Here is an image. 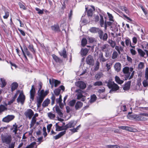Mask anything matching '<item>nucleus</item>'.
<instances>
[{"label":"nucleus","mask_w":148,"mask_h":148,"mask_svg":"<svg viewBox=\"0 0 148 148\" xmlns=\"http://www.w3.org/2000/svg\"><path fill=\"white\" fill-rule=\"evenodd\" d=\"M104 83L105 84H106V86L108 88L111 89L109 91L110 93H112L113 92H115L119 89V87L118 85L115 84L114 82L110 80L105 81Z\"/></svg>","instance_id":"obj_1"},{"label":"nucleus","mask_w":148,"mask_h":148,"mask_svg":"<svg viewBox=\"0 0 148 148\" xmlns=\"http://www.w3.org/2000/svg\"><path fill=\"white\" fill-rule=\"evenodd\" d=\"M89 31L92 33H98L100 39L104 41L106 40L108 38L107 34L106 33L103 34V31L99 28L92 27L90 29Z\"/></svg>","instance_id":"obj_2"},{"label":"nucleus","mask_w":148,"mask_h":148,"mask_svg":"<svg viewBox=\"0 0 148 148\" xmlns=\"http://www.w3.org/2000/svg\"><path fill=\"white\" fill-rule=\"evenodd\" d=\"M75 92L77 93L76 95L77 96V99L83 101L85 100V96H84L82 94L84 91L80 89H77L75 90Z\"/></svg>","instance_id":"obj_3"},{"label":"nucleus","mask_w":148,"mask_h":148,"mask_svg":"<svg viewBox=\"0 0 148 148\" xmlns=\"http://www.w3.org/2000/svg\"><path fill=\"white\" fill-rule=\"evenodd\" d=\"M1 139L3 143H5L7 144H9L10 143L12 140V137L11 135H8L7 136L2 135L1 136Z\"/></svg>","instance_id":"obj_4"},{"label":"nucleus","mask_w":148,"mask_h":148,"mask_svg":"<svg viewBox=\"0 0 148 148\" xmlns=\"http://www.w3.org/2000/svg\"><path fill=\"white\" fill-rule=\"evenodd\" d=\"M75 86L81 90L84 89L86 87V84L82 81H78L75 82Z\"/></svg>","instance_id":"obj_5"},{"label":"nucleus","mask_w":148,"mask_h":148,"mask_svg":"<svg viewBox=\"0 0 148 148\" xmlns=\"http://www.w3.org/2000/svg\"><path fill=\"white\" fill-rule=\"evenodd\" d=\"M25 100V96L22 92L20 93L17 99V101L18 103H20L23 105Z\"/></svg>","instance_id":"obj_6"},{"label":"nucleus","mask_w":148,"mask_h":148,"mask_svg":"<svg viewBox=\"0 0 148 148\" xmlns=\"http://www.w3.org/2000/svg\"><path fill=\"white\" fill-rule=\"evenodd\" d=\"M86 63L90 65L93 66L94 64V60L93 57L90 55H88L86 59Z\"/></svg>","instance_id":"obj_7"},{"label":"nucleus","mask_w":148,"mask_h":148,"mask_svg":"<svg viewBox=\"0 0 148 148\" xmlns=\"http://www.w3.org/2000/svg\"><path fill=\"white\" fill-rule=\"evenodd\" d=\"M14 118V115H9L3 118L2 120V121L4 122L8 123L13 120Z\"/></svg>","instance_id":"obj_8"},{"label":"nucleus","mask_w":148,"mask_h":148,"mask_svg":"<svg viewBox=\"0 0 148 148\" xmlns=\"http://www.w3.org/2000/svg\"><path fill=\"white\" fill-rule=\"evenodd\" d=\"M49 81L50 84L51 85L52 88L53 87L54 84V86L56 87L60 83V81L54 79H52V80L49 79Z\"/></svg>","instance_id":"obj_9"},{"label":"nucleus","mask_w":148,"mask_h":148,"mask_svg":"<svg viewBox=\"0 0 148 148\" xmlns=\"http://www.w3.org/2000/svg\"><path fill=\"white\" fill-rule=\"evenodd\" d=\"M20 127H18L16 123L13 125L10 128V130L12 131V132L14 133L15 135H16L17 134V132L20 128Z\"/></svg>","instance_id":"obj_10"},{"label":"nucleus","mask_w":148,"mask_h":148,"mask_svg":"<svg viewBox=\"0 0 148 148\" xmlns=\"http://www.w3.org/2000/svg\"><path fill=\"white\" fill-rule=\"evenodd\" d=\"M24 114L26 117L30 119L34 114V112L31 109H28L25 112Z\"/></svg>","instance_id":"obj_11"},{"label":"nucleus","mask_w":148,"mask_h":148,"mask_svg":"<svg viewBox=\"0 0 148 148\" xmlns=\"http://www.w3.org/2000/svg\"><path fill=\"white\" fill-rule=\"evenodd\" d=\"M64 89L65 88L64 86L62 85L58 88L55 89L54 90V93L56 95L58 96L60 95L61 90H62L63 91H64Z\"/></svg>","instance_id":"obj_12"},{"label":"nucleus","mask_w":148,"mask_h":148,"mask_svg":"<svg viewBox=\"0 0 148 148\" xmlns=\"http://www.w3.org/2000/svg\"><path fill=\"white\" fill-rule=\"evenodd\" d=\"M30 98L32 101H33L35 95V90L34 86L33 85L32 86V88L30 90Z\"/></svg>","instance_id":"obj_13"},{"label":"nucleus","mask_w":148,"mask_h":148,"mask_svg":"<svg viewBox=\"0 0 148 148\" xmlns=\"http://www.w3.org/2000/svg\"><path fill=\"white\" fill-rule=\"evenodd\" d=\"M76 123L73 121H71L68 123L66 124L65 126V130H67L68 128L73 127L76 125Z\"/></svg>","instance_id":"obj_14"},{"label":"nucleus","mask_w":148,"mask_h":148,"mask_svg":"<svg viewBox=\"0 0 148 148\" xmlns=\"http://www.w3.org/2000/svg\"><path fill=\"white\" fill-rule=\"evenodd\" d=\"M38 95V96L37 97V102L40 104L41 103L45 97L40 93H39Z\"/></svg>","instance_id":"obj_15"},{"label":"nucleus","mask_w":148,"mask_h":148,"mask_svg":"<svg viewBox=\"0 0 148 148\" xmlns=\"http://www.w3.org/2000/svg\"><path fill=\"white\" fill-rule=\"evenodd\" d=\"M119 129H121L123 130H125L130 132H134L135 131L134 130V129L132 127H130L127 126H121L119 127Z\"/></svg>","instance_id":"obj_16"},{"label":"nucleus","mask_w":148,"mask_h":148,"mask_svg":"<svg viewBox=\"0 0 148 148\" xmlns=\"http://www.w3.org/2000/svg\"><path fill=\"white\" fill-rule=\"evenodd\" d=\"M114 67L115 70L117 72H118L121 70V65L120 63L117 62L114 64Z\"/></svg>","instance_id":"obj_17"},{"label":"nucleus","mask_w":148,"mask_h":148,"mask_svg":"<svg viewBox=\"0 0 148 148\" xmlns=\"http://www.w3.org/2000/svg\"><path fill=\"white\" fill-rule=\"evenodd\" d=\"M93 9H89L87 11V15L88 17H91L92 16L93 12L95 10V8L94 6H92Z\"/></svg>","instance_id":"obj_18"},{"label":"nucleus","mask_w":148,"mask_h":148,"mask_svg":"<svg viewBox=\"0 0 148 148\" xmlns=\"http://www.w3.org/2000/svg\"><path fill=\"white\" fill-rule=\"evenodd\" d=\"M129 68L127 66L125 67L123 69V71L124 73L127 75V78H128L130 76V73L129 72Z\"/></svg>","instance_id":"obj_19"},{"label":"nucleus","mask_w":148,"mask_h":148,"mask_svg":"<svg viewBox=\"0 0 148 148\" xmlns=\"http://www.w3.org/2000/svg\"><path fill=\"white\" fill-rule=\"evenodd\" d=\"M66 131H64L63 132H60L59 134H58V135H56V136H54L53 138L55 140H57L59 138H60L62 136H63V135L65 134H66Z\"/></svg>","instance_id":"obj_20"},{"label":"nucleus","mask_w":148,"mask_h":148,"mask_svg":"<svg viewBox=\"0 0 148 148\" xmlns=\"http://www.w3.org/2000/svg\"><path fill=\"white\" fill-rule=\"evenodd\" d=\"M23 48L24 49L25 55H26V54L29 58L31 59H32L33 58V56L28 51L27 47L26 46H24Z\"/></svg>","instance_id":"obj_21"},{"label":"nucleus","mask_w":148,"mask_h":148,"mask_svg":"<svg viewBox=\"0 0 148 148\" xmlns=\"http://www.w3.org/2000/svg\"><path fill=\"white\" fill-rule=\"evenodd\" d=\"M51 28L53 31L56 32H58L60 31L59 26L58 25H54L52 26Z\"/></svg>","instance_id":"obj_22"},{"label":"nucleus","mask_w":148,"mask_h":148,"mask_svg":"<svg viewBox=\"0 0 148 148\" xmlns=\"http://www.w3.org/2000/svg\"><path fill=\"white\" fill-rule=\"evenodd\" d=\"M83 103L80 101H77L75 106V109L76 110H78L81 108L82 106Z\"/></svg>","instance_id":"obj_23"},{"label":"nucleus","mask_w":148,"mask_h":148,"mask_svg":"<svg viewBox=\"0 0 148 148\" xmlns=\"http://www.w3.org/2000/svg\"><path fill=\"white\" fill-rule=\"evenodd\" d=\"M88 52V50L86 48L82 49L81 50L80 54L82 56H86Z\"/></svg>","instance_id":"obj_24"},{"label":"nucleus","mask_w":148,"mask_h":148,"mask_svg":"<svg viewBox=\"0 0 148 148\" xmlns=\"http://www.w3.org/2000/svg\"><path fill=\"white\" fill-rule=\"evenodd\" d=\"M18 86V84L16 82L13 83L11 85V89L12 92L16 90Z\"/></svg>","instance_id":"obj_25"},{"label":"nucleus","mask_w":148,"mask_h":148,"mask_svg":"<svg viewBox=\"0 0 148 148\" xmlns=\"http://www.w3.org/2000/svg\"><path fill=\"white\" fill-rule=\"evenodd\" d=\"M59 53L61 56H63L64 58H66L67 54L65 48H63L62 51L59 52Z\"/></svg>","instance_id":"obj_26"},{"label":"nucleus","mask_w":148,"mask_h":148,"mask_svg":"<svg viewBox=\"0 0 148 148\" xmlns=\"http://www.w3.org/2000/svg\"><path fill=\"white\" fill-rule=\"evenodd\" d=\"M56 131H60L63 130H66L65 126H64V127H60L58 125V123H56Z\"/></svg>","instance_id":"obj_27"},{"label":"nucleus","mask_w":148,"mask_h":148,"mask_svg":"<svg viewBox=\"0 0 148 148\" xmlns=\"http://www.w3.org/2000/svg\"><path fill=\"white\" fill-rule=\"evenodd\" d=\"M130 85L131 82L128 81L125 84L124 87H123V90H129L130 88Z\"/></svg>","instance_id":"obj_28"},{"label":"nucleus","mask_w":148,"mask_h":148,"mask_svg":"<svg viewBox=\"0 0 148 148\" xmlns=\"http://www.w3.org/2000/svg\"><path fill=\"white\" fill-rule=\"evenodd\" d=\"M108 42L110 45V46L112 48H114L116 44V42L112 40L109 39Z\"/></svg>","instance_id":"obj_29"},{"label":"nucleus","mask_w":148,"mask_h":148,"mask_svg":"<svg viewBox=\"0 0 148 148\" xmlns=\"http://www.w3.org/2000/svg\"><path fill=\"white\" fill-rule=\"evenodd\" d=\"M52 56L53 60L57 62L61 63L62 62V60L59 58L58 57L56 56L55 54H53Z\"/></svg>","instance_id":"obj_30"},{"label":"nucleus","mask_w":148,"mask_h":148,"mask_svg":"<svg viewBox=\"0 0 148 148\" xmlns=\"http://www.w3.org/2000/svg\"><path fill=\"white\" fill-rule=\"evenodd\" d=\"M56 101L57 103L59 104L60 108H62L64 106V104L62 102V99L59 98L56 99Z\"/></svg>","instance_id":"obj_31"},{"label":"nucleus","mask_w":148,"mask_h":148,"mask_svg":"<svg viewBox=\"0 0 148 148\" xmlns=\"http://www.w3.org/2000/svg\"><path fill=\"white\" fill-rule=\"evenodd\" d=\"M36 119L35 116H33L32 119V121L31 122L30 124V128H32L33 126H34L35 123H36Z\"/></svg>","instance_id":"obj_32"},{"label":"nucleus","mask_w":148,"mask_h":148,"mask_svg":"<svg viewBox=\"0 0 148 148\" xmlns=\"http://www.w3.org/2000/svg\"><path fill=\"white\" fill-rule=\"evenodd\" d=\"M50 100L48 99H45L43 102L42 104V106L43 107H45L47 106L49 103Z\"/></svg>","instance_id":"obj_33"},{"label":"nucleus","mask_w":148,"mask_h":148,"mask_svg":"<svg viewBox=\"0 0 148 148\" xmlns=\"http://www.w3.org/2000/svg\"><path fill=\"white\" fill-rule=\"evenodd\" d=\"M56 111L60 117H62L63 116V114L61 111V110L59 108L58 106H56Z\"/></svg>","instance_id":"obj_34"},{"label":"nucleus","mask_w":148,"mask_h":148,"mask_svg":"<svg viewBox=\"0 0 148 148\" xmlns=\"http://www.w3.org/2000/svg\"><path fill=\"white\" fill-rule=\"evenodd\" d=\"M103 74L101 72H99L97 73L95 76V78L97 80H99L101 77H103Z\"/></svg>","instance_id":"obj_35"},{"label":"nucleus","mask_w":148,"mask_h":148,"mask_svg":"<svg viewBox=\"0 0 148 148\" xmlns=\"http://www.w3.org/2000/svg\"><path fill=\"white\" fill-rule=\"evenodd\" d=\"M100 16V20H99L100 25L101 27H103L104 25V20L103 16L99 14Z\"/></svg>","instance_id":"obj_36"},{"label":"nucleus","mask_w":148,"mask_h":148,"mask_svg":"<svg viewBox=\"0 0 148 148\" xmlns=\"http://www.w3.org/2000/svg\"><path fill=\"white\" fill-rule=\"evenodd\" d=\"M137 118L138 121H146L147 119L143 116V115H141L140 114L137 117Z\"/></svg>","instance_id":"obj_37"},{"label":"nucleus","mask_w":148,"mask_h":148,"mask_svg":"<svg viewBox=\"0 0 148 148\" xmlns=\"http://www.w3.org/2000/svg\"><path fill=\"white\" fill-rule=\"evenodd\" d=\"M115 80L116 82L119 84H121L123 82V80H121L120 79L119 77L117 76H116L115 77Z\"/></svg>","instance_id":"obj_38"},{"label":"nucleus","mask_w":148,"mask_h":148,"mask_svg":"<svg viewBox=\"0 0 148 148\" xmlns=\"http://www.w3.org/2000/svg\"><path fill=\"white\" fill-rule=\"evenodd\" d=\"M7 110V108L4 105H0V114H1L5 110Z\"/></svg>","instance_id":"obj_39"},{"label":"nucleus","mask_w":148,"mask_h":148,"mask_svg":"<svg viewBox=\"0 0 148 148\" xmlns=\"http://www.w3.org/2000/svg\"><path fill=\"white\" fill-rule=\"evenodd\" d=\"M125 42V45L127 47L129 45H130L131 44V42L130 39L128 38H126Z\"/></svg>","instance_id":"obj_40"},{"label":"nucleus","mask_w":148,"mask_h":148,"mask_svg":"<svg viewBox=\"0 0 148 148\" xmlns=\"http://www.w3.org/2000/svg\"><path fill=\"white\" fill-rule=\"evenodd\" d=\"M96 98L97 97L95 95H93L91 96L89 101L90 103H93L96 100Z\"/></svg>","instance_id":"obj_41"},{"label":"nucleus","mask_w":148,"mask_h":148,"mask_svg":"<svg viewBox=\"0 0 148 148\" xmlns=\"http://www.w3.org/2000/svg\"><path fill=\"white\" fill-rule=\"evenodd\" d=\"M138 51L139 54L142 57H144L145 53L142 49H138Z\"/></svg>","instance_id":"obj_42"},{"label":"nucleus","mask_w":148,"mask_h":148,"mask_svg":"<svg viewBox=\"0 0 148 148\" xmlns=\"http://www.w3.org/2000/svg\"><path fill=\"white\" fill-rule=\"evenodd\" d=\"M48 117L51 119H53L55 117V114L52 113L51 112H49L47 114Z\"/></svg>","instance_id":"obj_43"},{"label":"nucleus","mask_w":148,"mask_h":148,"mask_svg":"<svg viewBox=\"0 0 148 148\" xmlns=\"http://www.w3.org/2000/svg\"><path fill=\"white\" fill-rule=\"evenodd\" d=\"M99 65L100 63L99 62L97 61L95 63V67L94 69L95 71H97L99 69Z\"/></svg>","instance_id":"obj_44"},{"label":"nucleus","mask_w":148,"mask_h":148,"mask_svg":"<svg viewBox=\"0 0 148 148\" xmlns=\"http://www.w3.org/2000/svg\"><path fill=\"white\" fill-rule=\"evenodd\" d=\"M1 81L2 83L1 87H4L6 85V82H5V80L4 78H1Z\"/></svg>","instance_id":"obj_45"},{"label":"nucleus","mask_w":148,"mask_h":148,"mask_svg":"<svg viewBox=\"0 0 148 148\" xmlns=\"http://www.w3.org/2000/svg\"><path fill=\"white\" fill-rule=\"evenodd\" d=\"M40 94L41 93V95L44 96V97H45L49 93V91L48 90H46L45 92L44 90H42L40 91Z\"/></svg>","instance_id":"obj_46"},{"label":"nucleus","mask_w":148,"mask_h":148,"mask_svg":"<svg viewBox=\"0 0 148 148\" xmlns=\"http://www.w3.org/2000/svg\"><path fill=\"white\" fill-rule=\"evenodd\" d=\"M28 48L29 49V50L34 53H35V51L34 49L33 46L32 45H29L28 46Z\"/></svg>","instance_id":"obj_47"},{"label":"nucleus","mask_w":148,"mask_h":148,"mask_svg":"<svg viewBox=\"0 0 148 148\" xmlns=\"http://www.w3.org/2000/svg\"><path fill=\"white\" fill-rule=\"evenodd\" d=\"M118 56V54L117 52L116 51H114L112 54V58L113 59H115L117 58Z\"/></svg>","instance_id":"obj_48"},{"label":"nucleus","mask_w":148,"mask_h":148,"mask_svg":"<svg viewBox=\"0 0 148 148\" xmlns=\"http://www.w3.org/2000/svg\"><path fill=\"white\" fill-rule=\"evenodd\" d=\"M109 47V45L108 44H105L101 47V49L103 51H104L105 49H107Z\"/></svg>","instance_id":"obj_49"},{"label":"nucleus","mask_w":148,"mask_h":148,"mask_svg":"<svg viewBox=\"0 0 148 148\" xmlns=\"http://www.w3.org/2000/svg\"><path fill=\"white\" fill-rule=\"evenodd\" d=\"M107 13L109 18V20L110 21L114 22V21L113 20V17L112 16V14L108 12Z\"/></svg>","instance_id":"obj_50"},{"label":"nucleus","mask_w":148,"mask_h":148,"mask_svg":"<svg viewBox=\"0 0 148 148\" xmlns=\"http://www.w3.org/2000/svg\"><path fill=\"white\" fill-rule=\"evenodd\" d=\"M94 86H100L103 85L102 82L101 81H98L95 82L93 84Z\"/></svg>","instance_id":"obj_51"},{"label":"nucleus","mask_w":148,"mask_h":148,"mask_svg":"<svg viewBox=\"0 0 148 148\" xmlns=\"http://www.w3.org/2000/svg\"><path fill=\"white\" fill-rule=\"evenodd\" d=\"M87 41L86 38H83L82 39V45L84 47L87 44Z\"/></svg>","instance_id":"obj_52"},{"label":"nucleus","mask_w":148,"mask_h":148,"mask_svg":"<svg viewBox=\"0 0 148 148\" xmlns=\"http://www.w3.org/2000/svg\"><path fill=\"white\" fill-rule=\"evenodd\" d=\"M148 79H146L144 80L143 82V86L145 87H147L148 86Z\"/></svg>","instance_id":"obj_53"},{"label":"nucleus","mask_w":148,"mask_h":148,"mask_svg":"<svg viewBox=\"0 0 148 148\" xmlns=\"http://www.w3.org/2000/svg\"><path fill=\"white\" fill-rule=\"evenodd\" d=\"M36 144V142H33L29 145L27 146L25 148H33L34 145H35Z\"/></svg>","instance_id":"obj_54"},{"label":"nucleus","mask_w":148,"mask_h":148,"mask_svg":"<svg viewBox=\"0 0 148 148\" xmlns=\"http://www.w3.org/2000/svg\"><path fill=\"white\" fill-rule=\"evenodd\" d=\"M144 66V63L140 62L138 65V68L139 69H143Z\"/></svg>","instance_id":"obj_55"},{"label":"nucleus","mask_w":148,"mask_h":148,"mask_svg":"<svg viewBox=\"0 0 148 148\" xmlns=\"http://www.w3.org/2000/svg\"><path fill=\"white\" fill-rule=\"evenodd\" d=\"M76 102L75 100H73L69 102V105L72 107L73 106Z\"/></svg>","instance_id":"obj_56"},{"label":"nucleus","mask_w":148,"mask_h":148,"mask_svg":"<svg viewBox=\"0 0 148 148\" xmlns=\"http://www.w3.org/2000/svg\"><path fill=\"white\" fill-rule=\"evenodd\" d=\"M35 9L37 11H38V13L39 14H42L44 13L43 9L41 10L37 8H36Z\"/></svg>","instance_id":"obj_57"},{"label":"nucleus","mask_w":148,"mask_h":148,"mask_svg":"<svg viewBox=\"0 0 148 148\" xmlns=\"http://www.w3.org/2000/svg\"><path fill=\"white\" fill-rule=\"evenodd\" d=\"M51 104L53 105L54 103L55 99V97L53 94H52V96L51 97Z\"/></svg>","instance_id":"obj_58"},{"label":"nucleus","mask_w":148,"mask_h":148,"mask_svg":"<svg viewBox=\"0 0 148 148\" xmlns=\"http://www.w3.org/2000/svg\"><path fill=\"white\" fill-rule=\"evenodd\" d=\"M88 39L90 43H93L96 42L95 38H93L88 37Z\"/></svg>","instance_id":"obj_59"},{"label":"nucleus","mask_w":148,"mask_h":148,"mask_svg":"<svg viewBox=\"0 0 148 148\" xmlns=\"http://www.w3.org/2000/svg\"><path fill=\"white\" fill-rule=\"evenodd\" d=\"M121 8L123 11H124L126 13L128 14L129 13V11L127 9L126 7L122 6Z\"/></svg>","instance_id":"obj_60"},{"label":"nucleus","mask_w":148,"mask_h":148,"mask_svg":"<svg viewBox=\"0 0 148 148\" xmlns=\"http://www.w3.org/2000/svg\"><path fill=\"white\" fill-rule=\"evenodd\" d=\"M145 75V79H148V67L146 69Z\"/></svg>","instance_id":"obj_61"},{"label":"nucleus","mask_w":148,"mask_h":148,"mask_svg":"<svg viewBox=\"0 0 148 148\" xmlns=\"http://www.w3.org/2000/svg\"><path fill=\"white\" fill-rule=\"evenodd\" d=\"M130 51L131 53L133 55H135L136 53V52L135 51V49H130Z\"/></svg>","instance_id":"obj_62"},{"label":"nucleus","mask_w":148,"mask_h":148,"mask_svg":"<svg viewBox=\"0 0 148 148\" xmlns=\"http://www.w3.org/2000/svg\"><path fill=\"white\" fill-rule=\"evenodd\" d=\"M94 21L96 22H98L99 20V16L97 15H94Z\"/></svg>","instance_id":"obj_63"},{"label":"nucleus","mask_w":148,"mask_h":148,"mask_svg":"<svg viewBox=\"0 0 148 148\" xmlns=\"http://www.w3.org/2000/svg\"><path fill=\"white\" fill-rule=\"evenodd\" d=\"M9 16V12L8 11L5 12V15L3 16L4 19H7Z\"/></svg>","instance_id":"obj_64"}]
</instances>
